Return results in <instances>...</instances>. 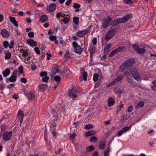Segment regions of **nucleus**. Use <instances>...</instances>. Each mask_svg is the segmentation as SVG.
I'll use <instances>...</instances> for the list:
<instances>
[{"label": "nucleus", "mask_w": 156, "mask_h": 156, "mask_svg": "<svg viewBox=\"0 0 156 156\" xmlns=\"http://www.w3.org/2000/svg\"><path fill=\"white\" fill-rule=\"evenodd\" d=\"M112 20V17L110 16H107L104 18L101 23V28L104 29L107 28L110 25Z\"/></svg>", "instance_id": "1"}, {"label": "nucleus", "mask_w": 156, "mask_h": 156, "mask_svg": "<svg viewBox=\"0 0 156 156\" xmlns=\"http://www.w3.org/2000/svg\"><path fill=\"white\" fill-rule=\"evenodd\" d=\"M116 33L115 29H112L109 30L106 33L105 38L106 41H109L115 34Z\"/></svg>", "instance_id": "2"}, {"label": "nucleus", "mask_w": 156, "mask_h": 156, "mask_svg": "<svg viewBox=\"0 0 156 156\" xmlns=\"http://www.w3.org/2000/svg\"><path fill=\"white\" fill-rule=\"evenodd\" d=\"M91 28V27L90 26H89L84 30H80L77 33L76 35L79 37H83L85 35H87L88 33H90V32Z\"/></svg>", "instance_id": "3"}, {"label": "nucleus", "mask_w": 156, "mask_h": 156, "mask_svg": "<svg viewBox=\"0 0 156 156\" xmlns=\"http://www.w3.org/2000/svg\"><path fill=\"white\" fill-rule=\"evenodd\" d=\"M72 45L74 48V52L76 53L81 54L83 51V49L76 42H73L72 43Z\"/></svg>", "instance_id": "4"}, {"label": "nucleus", "mask_w": 156, "mask_h": 156, "mask_svg": "<svg viewBox=\"0 0 156 156\" xmlns=\"http://www.w3.org/2000/svg\"><path fill=\"white\" fill-rule=\"evenodd\" d=\"M126 48L124 46H122L117 48L112 51L109 55V57H112L117 53L124 51Z\"/></svg>", "instance_id": "5"}, {"label": "nucleus", "mask_w": 156, "mask_h": 156, "mask_svg": "<svg viewBox=\"0 0 156 156\" xmlns=\"http://www.w3.org/2000/svg\"><path fill=\"white\" fill-rule=\"evenodd\" d=\"M68 95L73 99L75 100L77 97L76 88L75 87L72 88L69 92Z\"/></svg>", "instance_id": "6"}, {"label": "nucleus", "mask_w": 156, "mask_h": 156, "mask_svg": "<svg viewBox=\"0 0 156 156\" xmlns=\"http://www.w3.org/2000/svg\"><path fill=\"white\" fill-rule=\"evenodd\" d=\"M12 134L11 131L5 132L3 134V138L5 141H8L11 138Z\"/></svg>", "instance_id": "7"}, {"label": "nucleus", "mask_w": 156, "mask_h": 156, "mask_svg": "<svg viewBox=\"0 0 156 156\" xmlns=\"http://www.w3.org/2000/svg\"><path fill=\"white\" fill-rule=\"evenodd\" d=\"M18 72L16 70H14L13 72L12 75L10 77L9 80L11 82H14L16 80V76Z\"/></svg>", "instance_id": "8"}, {"label": "nucleus", "mask_w": 156, "mask_h": 156, "mask_svg": "<svg viewBox=\"0 0 156 156\" xmlns=\"http://www.w3.org/2000/svg\"><path fill=\"white\" fill-rule=\"evenodd\" d=\"M56 9V6L55 4H51L47 8V10L50 12H54Z\"/></svg>", "instance_id": "9"}, {"label": "nucleus", "mask_w": 156, "mask_h": 156, "mask_svg": "<svg viewBox=\"0 0 156 156\" xmlns=\"http://www.w3.org/2000/svg\"><path fill=\"white\" fill-rule=\"evenodd\" d=\"M70 74V70L67 68H65L64 70L62 72V75L63 77L69 76Z\"/></svg>", "instance_id": "10"}, {"label": "nucleus", "mask_w": 156, "mask_h": 156, "mask_svg": "<svg viewBox=\"0 0 156 156\" xmlns=\"http://www.w3.org/2000/svg\"><path fill=\"white\" fill-rule=\"evenodd\" d=\"M130 70L133 77L136 80V68L133 66H131Z\"/></svg>", "instance_id": "11"}, {"label": "nucleus", "mask_w": 156, "mask_h": 156, "mask_svg": "<svg viewBox=\"0 0 156 156\" xmlns=\"http://www.w3.org/2000/svg\"><path fill=\"white\" fill-rule=\"evenodd\" d=\"M1 34L3 37H7L9 35V32L5 29L2 30L1 32Z\"/></svg>", "instance_id": "12"}, {"label": "nucleus", "mask_w": 156, "mask_h": 156, "mask_svg": "<svg viewBox=\"0 0 156 156\" xmlns=\"http://www.w3.org/2000/svg\"><path fill=\"white\" fill-rule=\"evenodd\" d=\"M27 42L29 45L32 47L36 46L37 44V42L34 41L32 39H30L28 40L27 41Z\"/></svg>", "instance_id": "13"}, {"label": "nucleus", "mask_w": 156, "mask_h": 156, "mask_svg": "<svg viewBox=\"0 0 156 156\" xmlns=\"http://www.w3.org/2000/svg\"><path fill=\"white\" fill-rule=\"evenodd\" d=\"M146 52V50L143 48H140L139 46L137 45V53L143 55Z\"/></svg>", "instance_id": "14"}, {"label": "nucleus", "mask_w": 156, "mask_h": 156, "mask_svg": "<svg viewBox=\"0 0 156 156\" xmlns=\"http://www.w3.org/2000/svg\"><path fill=\"white\" fill-rule=\"evenodd\" d=\"M9 20L12 23L13 25L16 27H18V24L17 21L16 20L15 18L14 17L10 16Z\"/></svg>", "instance_id": "15"}, {"label": "nucleus", "mask_w": 156, "mask_h": 156, "mask_svg": "<svg viewBox=\"0 0 156 156\" xmlns=\"http://www.w3.org/2000/svg\"><path fill=\"white\" fill-rule=\"evenodd\" d=\"M132 16L131 14L129 13L125 15L122 18L124 23L127 20H128L130 18H131Z\"/></svg>", "instance_id": "16"}, {"label": "nucleus", "mask_w": 156, "mask_h": 156, "mask_svg": "<svg viewBox=\"0 0 156 156\" xmlns=\"http://www.w3.org/2000/svg\"><path fill=\"white\" fill-rule=\"evenodd\" d=\"M96 133V131L95 130H91L85 133V136L88 137L91 136L95 134Z\"/></svg>", "instance_id": "17"}, {"label": "nucleus", "mask_w": 156, "mask_h": 156, "mask_svg": "<svg viewBox=\"0 0 156 156\" xmlns=\"http://www.w3.org/2000/svg\"><path fill=\"white\" fill-rule=\"evenodd\" d=\"M108 106L111 107L113 106L115 104V101L111 97H109L108 100Z\"/></svg>", "instance_id": "18"}, {"label": "nucleus", "mask_w": 156, "mask_h": 156, "mask_svg": "<svg viewBox=\"0 0 156 156\" xmlns=\"http://www.w3.org/2000/svg\"><path fill=\"white\" fill-rule=\"evenodd\" d=\"M10 73V69L9 68H6L5 71L2 72L3 76L5 77H7L9 75Z\"/></svg>", "instance_id": "19"}, {"label": "nucleus", "mask_w": 156, "mask_h": 156, "mask_svg": "<svg viewBox=\"0 0 156 156\" xmlns=\"http://www.w3.org/2000/svg\"><path fill=\"white\" fill-rule=\"evenodd\" d=\"M24 116V114L23 112L21 110L18 111L17 117L19 119H23Z\"/></svg>", "instance_id": "20"}, {"label": "nucleus", "mask_w": 156, "mask_h": 156, "mask_svg": "<svg viewBox=\"0 0 156 156\" xmlns=\"http://www.w3.org/2000/svg\"><path fill=\"white\" fill-rule=\"evenodd\" d=\"M111 47V44H107L104 49V52L105 53H107L109 51Z\"/></svg>", "instance_id": "21"}, {"label": "nucleus", "mask_w": 156, "mask_h": 156, "mask_svg": "<svg viewBox=\"0 0 156 156\" xmlns=\"http://www.w3.org/2000/svg\"><path fill=\"white\" fill-rule=\"evenodd\" d=\"M27 96L28 99L30 100L34 99L35 98L34 94L31 92L28 93L27 94Z\"/></svg>", "instance_id": "22"}, {"label": "nucleus", "mask_w": 156, "mask_h": 156, "mask_svg": "<svg viewBox=\"0 0 156 156\" xmlns=\"http://www.w3.org/2000/svg\"><path fill=\"white\" fill-rule=\"evenodd\" d=\"M38 87L39 89L41 90L42 91L46 90L47 88V84H41L38 86Z\"/></svg>", "instance_id": "23"}, {"label": "nucleus", "mask_w": 156, "mask_h": 156, "mask_svg": "<svg viewBox=\"0 0 156 156\" xmlns=\"http://www.w3.org/2000/svg\"><path fill=\"white\" fill-rule=\"evenodd\" d=\"M123 78V77L122 75H119L118 76L116 79H115L113 81L116 84L119 81H121Z\"/></svg>", "instance_id": "24"}, {"label": "nucleus", "mask_w": 156, "mask_h": 156, "mask_svg": "<svg viewBox=\"0 0 156 156\" xmlns=\"http://www.w3.org/2000/svg\"><path fill=\"white\" fill-rule=\"evenodd\" d=\"M65 13V12H58L56 15V17L58 19L59 18L60 16L64 18L66 17Z\"/></svg>", "instance_id": "25"}, {"label": "nucleus", "mask_w": 156, "mask_h": 156, "mask_svg": "<svg viewBox=\"0 0 156 156\" xmlns=\"http://www.w3.org/2000/svg\"><path fill=\"white\" fill-rule=\"evenodd\" d=\"M123 2L125 4H129L132 6L133 4V2L131 0H123Z\"/></svg>", "instance_id": "26"}, {"label": "nucleus", "mask_w": 156, "mask_h": 156, "mask_svg": "<svg viewBox=\"0 0 156 156\" xmlns=\"http://www.w3.org/2000/svg\"><path fill=\"white\" fill-rule=\"evenodd\" d=\"M94 147L93 146H90L87 147L86 148V151L87 152H90L94 150Z\"/></svg>", "instance_id": "27"}, {"label": "nucleus", "mask_w": 156, "mask_h": 156, "mask_svg": "<svg viewBox=\"0 0 156 156\" xmlns=\"http://www.w3.org/2000/svg\"><path fill=\"white\" fill-rule=\"evenodd\" d=\"M95 51V48L93 47H91L88 49V51L91 55L94 54Z\"/></svg>", "instance_id": "28"}, {"label": "nucleus", "mask_w": 156, "mask_h": 156, "mask_svg": "<svg viewBox=\"0 0 156 156\" xmlns=\"http://www.w3.org/2000/svg\"><path fill=\"white\" fill-rule=\"evenodd\" d=\"M48 19L47 16L46 15H43L40 18V21L41 22H44L46 21Z\"/></svg>", "instance_id": "29"}, {"label": "nucleus", "mask_w": 156, "mask_h": 156, "mask_svg": "<svg viewBox=\"0 0 156 156\" xmlns=\"http://www.w3.org/2000/svg\"><path fill=\"white\" fill-rule=\"evenodd\" d=\"M73 21L75 24H78L79 23V18L78 17L75 16L73 18Z\"/></svg>", "instance_id": "30"}, {"label": "nucleus", "mask_w": 156, "mask_h": 156, "mask_svg": "<svg viewBox=\"0 0 156 156\" xmlns=\"http://www.w3.org/2000/svg\"><path fill=\"white\" fill-rule=\"evenodd\" d=\"M70 17V16L64 17L63 18L62 21L63 23L65 24H67L68 23L69 21Z\"/></svg>", "instance_id": "31"}, {"label": "nucleus", "mask_w": 156, "mask_h": 156, "mask_svg": "<svg viewBox=\"0 0 156 156\" xmlns=\"http://www.w3.org/2000/svg\"><path fill=\"white\" fill-rule=\"evenodd\" d=\"M99 148L101 150H103L105 148V144L103 142H101L99 144Z\"/></svg>", "instance_id": "32"}, {"label": "nucleus", "mask_w": 156, "mask_h": 156, "mask_svg": "<svg viewBox=\"0 0 156 156\" xmlns=\"http://www.w3.org/2000/svg\"><path fill=\"white\" fill-rule=\"evenodd\" d=\"M110 151V149L109 147L108 148H106L104 151V156H109L108 154Z\"/></svg>", "instance_id": "33"}, {"label": "nucleus", "mask_w": 156, "mask_h": 156, "mask_svg": "<svg viewBox=\"0 0 156 156\" xmlns=\"http://www.w3.org/2000/svg\"><path fill=\"white\" fill-rule=\"evenodd\" d=\"M59 71V68L58 67H54L52 68V72L53 73H56Z\"/></svg>", "instance_id": "34"}, {"label": "nucleus", "mask_w": 156, "mask_h": 156, "mask_svg": "<svg viewBox=\"0 0 156 156\" xmlns=\"http://www.w3.org/2000/svg\"><path fill=\"white\" fill-rule=\"evenodd\" d=\"M128 61L129 64L131 66L135 62V60L134 58H130L127 60Z\"/></svg>", "instance_id": "35"}, {"label": "nucleus", "mask_w": 156, "mask_h": 156, "mask_svg": "<svg viewBox=\"0 0 156 156\" xmlns=\"http://www.w3.org/2000/svg\"><path fill=\"white\" fill-rule=\"evenodd\" d=\"M127 68L125 66L123 63L121 65L119 68V70L121 72H122L123 71L125 70V69Z\"/></svg>", "instance_id": "36"}, {"label": "nucleus", "mask_w": 156, "mask_h": 156, "mask_svg": "<svg viewBox=\"0 0 156 156\" xmlns=\"http://www.w3.org/2000/svg\"><path fill=\"white\" fill-rule=\"evenodd\" d=\"M11 54L10 52H7L5 54V58L6 59H10L11 58Z\"/></svg>", "instance_id": "37"}, {"label": "nucleus", "mask_w": 156, "mask_h": 156, "mask_svg": "<svg viewBox=\"0 0 156 156\" xmlns=\"http://www.w3.org/2000/svg\"><path fill=\"white\" fill-rule=\"evenodd\" d=\"M115 19L118 24L120 23H124V21H123V20L122 18H117Z\"/></svg>", "instance_id": "38"}, {"label": "nucleus", "mask_w": 156, "mask_h": 156, "mask_svg": "<svg viewBox=\"0 0 156 156\" xmlns=\"http://www.w3.org/2000/svg\"><path fill=\"white\" fill-rule=\"evenodd\" d=\"M60 76H55L54 77V80L58 83H59L60 82Z\"/></svg>", "instance_id": "39"}, {"label": "nucleus", "mask_w": 156, "mask_h": 156, "mask_svg": "<svg viewBox=\"0 0 156 156\" xmlns=\"http://www.w3.org/2000/svg\"><path fill=\"white\" fill-rule=\"evenodd\" d=\"M124 105L121 103L120 105H119L117 107V111L118 112H119L120 111L121 108H123L124 106Z\"/></svg>", "instance_id": "40"}, {"label": "nucleus", "mask_w": 156, "mask_h": 156, "mask_svg": "<svg viewBox=\"0 0 156 156\" xmlns=\"http://www.w3.org/2000/svg\"><path fill=\"white\" fill-rule=\"evenodd\" d=\"M98 74L96 73L94 74V75L93 77V80L95 82L98 79Z\"/></svg>", "instance_id": "41"}, {"label": "nucleus", "mask_w": 156, "mask_h": 156, "mask_svg": "<svg viewBox=\"0 0 156 156\" xmlns=\"http://www.w3.org/2000/svg\"><path fill=\"white\" fill-rule=\"evenodd\" d=\"M83 80L84 81H86L87 76V72H85L83 73Z\"/></svg>", "instance_id": "42"}, {"label": "nucleus", "mask_w": 156, "mask_h": 156, "mask_svg": "<svg viewBox=\"0 0 156 156\" xmlns=\"http://www.w3.org/2000/svg\"><path fill=\"white\" fill-rule=\"evenodd\" d=\"M18 70L19 73L22 74L23 72V68L22 66H20L18 68Z\"/></svg>", "instance_id": "43"}, {"label": "nucleus", "mask_w": 156, "mask_h": 156, "mask_svg": "<svg viewBox=\"0 0 156 156\" xmlns=\"http://www.w3.org/2000/svg\"><path fill=\"white\" fill-rule=\"evenodd\" d=\"M144 105V103L142 101H140L137 104V108H140L142 107Z\"/></svg>", "instance_id": "44"}, {"label": "nucleus", "mask_w": 156, "mask_h": 156, "mask_svg": "<svg viewBox=\"0 0 156 156\" xmlns=\"http://www.w3.org/2000/svg\"><path fill=\"white\" fill-rule=\"evenodd\" d=\"M49 77L48 76H46L44 77H43L42 78V80L44 82H47L49 80Z\"/></svg>", "instance_id": "45"}, {"label": "nucleus", "mask_w": 156, "mask_h": 156, "mask_svg": "<svg viewBox=\"0 0 156 156\" xmlns=\"http://www.w3.org/2000/svg\"><path fill=\"white\" fill-rule=\"evenodd\" d=\"M130 128H131V127H129L128 126H126L125 127H124L122 128V131H123L124 133H125V132H126Z\"/></svg>", "instance_id": "46"}, {"label": "nucleus", "mask_w": 156, "mask_h": 156, "mask_svg": "<svg viewBox=\"0 0 156 156\" xmlns=\"http://www.w3.org/2000/svg\"><path fill=\"white\" fill-rule=\"evenodd\" d=\"M80 7V5L77 3H74L73 5V7L75 9H79Z\"/></svg>", "instance_id": "47"}, {"label": "nucleus", "mask_w": 156, "mask_h": 156, "mask_svg": "<svg viewBox=\"0 0 156 156\" xmlns=\"http://www.w3.org/2000/svg\"><path fill=\"white\" fill-rule=\"evenodd\" d=\"M28 55V51L27 50H25L23 51V52L22 53V56L23 57H26Z\"/></svg>", "instance_id": "48"}, {"label": "nucleus", "mask_w": 156, "mask_h": 156, "mask_svg": "<svg viewBox=\"0 0 156 156\" xmlns=\"http://www.w3.org/2000/svg\"><path fill=\"white\" fill-rule=\"evenodd\" d=\"M47 73L45 72H43L41 73H40V75L41 77L46 76H47Z\"/></svg>", "instance_id": "49"}, {"label": "nucleus", "mask_w": 156, "mask_h": 156, "mask_svg": "<svg viewBox=\"0 0 156 156\" xmlns=\"http://www.w3.org/2000/svg\"><path fill=\"white\" fill-rule=\"evenodd\" d=\"M34 50L35 52L38 54V55H40L41 53V52H40V51L39 49V48L37 47H35L34 48Z\"/></svg>", "instance_id": "50"}, {"label": "nucleus", "mask_w": 156, "mask_h": 156, "mask_svg": "<svg viewBox=\"0 0 156 156\" xmlns=\"http://www.w3.org/2000/svg\"><path fill=\"white\" fill-rule=\"evenodd\" d=\"M65 57L66 59H69L70 58V55L69 52H66L65 55Z\"/></svg>", "instance_id": "51"}, {"label": "nucleus", "mask_w": 156, "mask_h": 156, "mask_svg": "<svg viewBox=\"0 0 156 156\" xmlns=\"http://www.w3.org/2000/svg\"><path fill=\"white\" fill-rule=\"evenodd\" d=\"M93 127V125L92 124H90L86 125L85 126V129H89L92 128Z\"/></svg>", "instance_id": "52"}, {"label": "nucleus", "mask_w": 156, "mask_h": 156, "mask_svg": "<svg viewBox=\"0 0 156 156\" xmlns=\"http://www.w3.org/2000/svg\"><path fill=\"white\" fill-rule=\"evenodd\" d=\"M97 140V138L95 136H92L90 139V141L91 143L94 142Z\"/></svg>", "instance_id": "53"}, {"label": "nucleus", "mask_w": 156, "mask_h": 156, "mask_svg": "<svg viewBox=\"0 0 156 156\" xmlns=\"http://www.w3.org/2000/svg\"><path fill=\"white\" fill-rule=\"evenodd\" d=\"M118 24L117 23L115 19L111 23V25L112 27H114L116 25Z\"/></svg>", "instance_id": "54"}, {"label": "nucleus", "mask_w": 156, "mask_h": 156, "mask_svg": "<svg viewBox=\"0 0 156 156\" xmlns=\"http://www.w3.org/2000/svg\"><path fill=\"white\" fill-rule=\"evenodd\" d=\"M14 44V41H12L10 42V44L9 45V48H12Z\"/></svg>", "instance_id": "55"}, {"label": "nucleus", "mask_w": 156, "mask_h": 156, "mask_svg": "<svg viewBox=\"0 0 156 156\" xmlns=\"http://www.w3.org/2000/svg\"><path fill=\"white\" fill-rule=\"evenodd\" d=\"M3 46L5 48H7L9 46L8 42L6 41H4L3 42Z\"/></svg>", "instance_id": "56"}, {"label": "nucleus", "mask_w": 156, "mask_h": 156, "mask_svg": "<svg viewBox=\"0 0 156 156\" xmlns=\"http://www.w3.org/2000/svg\"><path fill=\"white\" fill-rule=\"evenodd\" d=\"M28 35L29 37H33L34 36V33L33 32H31L28 33Z\"/></svg>", "instance_id": "57"}, {"label": "nucleus", "mask_w": 156, "mask_h": 156, "mask_svg": "<svg viewBox=\"0 0 156 156\" xmlns=\"http://www.w3.org/2000/svg\"><path fill=\"white\" fill-rule=\"evenodd\" d=\"M49 39L51 41H54L57 38L55 36L51 35Z\"/></svg>", "instance_id": "58"}, {"label": "nucleus", "mask_w": 156, "mask_h": 156, "mask_svg": "<svg viewBox=\"0 0 156 156\" xmlns=\"http://www.w3.org/2000/svg\"><path fill=\"white\" fill-rule=\"evenodd\" d=\"M92 42L93 44L95 45H96L97 43V39L96 38H93L92 40Z\"/></svg>", "instance_id": "59"}, {"label": "nucleus", "mask_w": 156, "mask_h": 156, "mask_svg": "<svg viewBox=\"0 0 156 156\" xmlns=\"http://www.w3.org/2000/svg\"><path fill=\"white\" fill-rule=\"evenodd\" d=\"M123 64L125 65V66L127 68H128L130 66H131L129 63L128 61L126 60L125 62L123 63Z\"/></svg>", "instance_id": "60"}, {"label": "nucleus", "mask_w": 156, "mask_h": 156, "mask_svg": "<svg viewBox=\"0 0 156 156\" xmlns=\"http://www.w3.org/2000/svg\"><path fill=\"white\" fill-rule=\"evenodd\" d=\"M115 83H114V81L113 80L110 83L108 84L107 85L106 87H110L112 86L115 85Z\"/></svg>", "instance_id": "61"}, {"label": "nucleus", "mask_w": 156, "mask_h": 156, "mask_svg": "<svg viewBox=\"0 0 156 156\" xmlns=\"http://www.w3.org/2000/svg\"><path fill=\"white\" fill-rule=\"evenodd\" d=\"M133 108V106L132 105L128 107L127 111L128 112H131Z\"/></svg>", "instance_id": "62"}, {"label": "nucleus", "mask_w": 156, "mask_h": 156, "mask_svg": "<svg viewBox=\"0 0 156 156\" xmlns=\"http://www.w3.org/2000/svg\"><path fill=\"white\" fill-rule=\"evenodd\" d=\"M37 67L35 65L33 64L31 65V69L32 70H34L36 69Z\"/></svg>", "instance_id": "63"}, {"label": "nucleus", "mask_w": 156, "mask_h": 156, "mask_svg": "<svg viewBox=\"0 0 156 156\" xmlns=\"http://www.w3.org/2000/svg\"><path fill=\"white\" fill-rule=\"evenodd\" d=\"M122 92V91L120 89H118L115 90L116 93L118 94H121Z\"/></svg>", "instance_id": "64"}]
</instances>
